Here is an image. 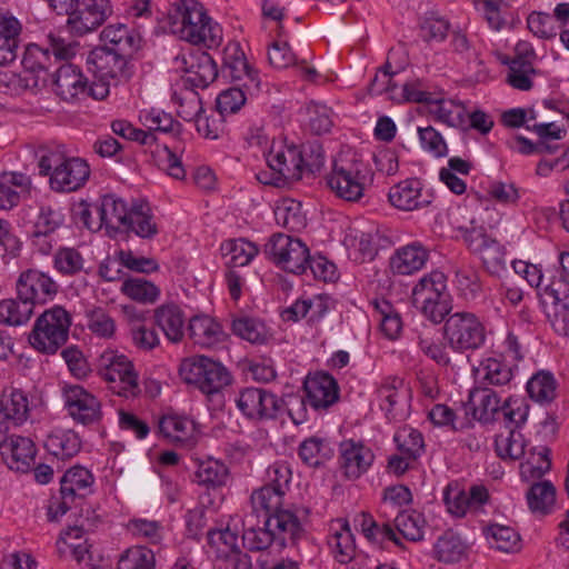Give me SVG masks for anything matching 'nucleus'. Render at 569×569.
Masks as SVG:
<instances>
[{
	"instance_id": "obj_14",
	"label": "nucleus",
	"mask_w": 569,
	"mask_h": 569,
	"mask_svg": "<svg viewBox=\"0 0 569 569\" xmlns=\"http://www.w3.org/2000/svg\"><path fill=\"white\" fill-rule=\"evenodd\" d=\"M62 397L68 415L77 423L90 426L101 421L102 409L100 400L82 386H64Z\"/></svg>"
},
{
	"instance_id": "obj_15",
	"label": "nucleus",
	"mask_w": 569,
	"mask_h": 569,
	"mask_svg": "<svg viewBox=\"0 0 569 569\" xmlns=\"http://www.w3.org/2000/svg\"><path fill=\"white\" fill-rule=\"evenodd\" d=\"M463 240L468 248L480 257L490 274L499 276L506 268V253L503 247L489 237L483 229H466Z\"/></svg>"
},
{
	"instance_id": "obj_49",
	"label": "nucleus",
	"mask_w": 569,
	"mask_h": 569,
	"mask_svg": "<svg viewBox=\"0 0 569 569\" xmlns=\"http://www.w3.org/2000/svg\"><path fill=\"white\" fill-rule=\"evenodd\" d=\"M121 291L130 299L140 303H154L160 289L143 278H130L122 282Z\"/></svg>"
},
{
	"instance_id": "obj_42",
	"label": "nucleus",
	"mask_w": 569,
	"mask_h": 569,
	"mask_svg": "<svg viewBox=\"0 0 569 569\" xmlns=\"http://www.w3.org/2000/svg\"><path fill=\"white\" fill-rule=\"evenodd\" d=\"M550 450L547 447L531 448L526 461L520 465V476L526 481L539 480L550 470Z\"/></svg>"
},
{
	"instance_id": "obj_4",
	"label": "nucleus",
	"mask_w": 569,
	"mask_h": 569,
	"mask_svg": "<svg viewBox=\"0 0 569 569\" xmlns=\"http://www.w3.org/2000/svg\"><path fill=\"white\" fill-rule=\"evenodd\" d=\"M373 173L356 152H341L335 160L331 172L327 176V184L335 194L346 201L356 202L371 184Z\"/></svg>"
},
{
	"instance_id": "obj_28",
	"label": "nucleus",
	"mask_w": 569,
	"mask_h": 569,
	"mask_svg": "<svg viewBox=\"0 0 569 569\" xmlns=\"http://www.w3.org/2000/svg\"><path fill=\"white\" fill-rule=\"evenodd\" d=\"M0 453L10 469L26 472L34 461L36 446L30 438L11 435Z\"/></svg>"
},
{
	"instance_id": "obj_21",
	"label": "nucleus",
	"mask_w": 569,
	"mask_h": 569,
	"mask_svg": "<svg viewBox=\"0 0 569 569\" xmlns=\"http://www.w3.org/2000/svg\"><path fill=\"white\" fill-rule=\"evenodd\" d=\"M177 62L183 64L186 82L196 88H207L218 77L217 64L207 52L182 54L177 57Z\"/></svg>"
},
{
	"instance_id": "obj_31",
	"label": "nucleus",
	"mask_w": 569,
	"mask_h": 569,
	"mask_svg": "<svg viewBox=\"0 0 569 569\" xmlns=\"http://www.w3.org/2000/svg\"><path fill=\"white\" fill-rule=\"evenodd\" d=\"M468 403L472 409L473 417L482 422L493 420L495 415L501 409L497 392L488 387L470 390Z\"/></svg>"
},
{
	"instance_id": "obj_61",
	"label": "nucleus",
	"mask_w": 569,
	"mask_h": 569,
	"mask_svg": "<svg viewBox=\"0 0 569 569\" xmlns=\"http://www.w3.org/2000/svg\"><path fill=\"white\" fill-rule=\"evenodd\" d=\"M87 326L91 332L102 338H110L114 333L116 325L110 315L100 307L86 311Z\"/></svg>"
},
{
	"instance_id": "obj_7",
	"label": "nucleus",
	"mask_w": 569,
	"mask_h": 569,
	"mask_svg": "<svg viewBox=\"0 0 569 569\" xmlns=\"http://www.w3.org/2000/svg\"><path fill=\"white\" fill-rule=\"evenodd\" d=\"M269 171H261L257 179L263 184L283 187L303 176V153L291 144L272 146L266 156Z\"/></svg>"
},
{
	"instance_id": "obj_57",
	"label": "nucleus",
	"mask_w": 569,
	"mask_h": 569,
	"mask_svg": "<svg viewBox=\"0 0 569 569\" xmlns=\"http://www.w3.org/2000/svg\"><path fill=\"white\" fill-rule=\"evenodd\" d=\"M173 101L179 106L178 114L186 121H197L201 117L202 102L199 94L186 89L180 93L174 92Z\"/></svg>"
},
{
	"instance_id": "obj_38",
	"label": "nucleus",
	"mask_w": 569,
	"mask_h": 569,
	"mask_svg": "<svg viewBox=\"0 0 569 569\" xmlns=\"http://www.w3.org/2000/svg\"><path fill=\"white\" fill-rule=\"evenodd\" d=\"M528 507L533 513L551 512L556 501V488L549 480L533 482L527 491Z\"/></svg>"
},
{
	"instance_id": "obj_1",
	"label": "nucleus",
	"mask_w": 569,
	"mask_h": 569,
	"mask_svg": "<svg viewBox=\"0 0 569 569\" xmlns=\"http://www.w3.org/2000/svg\"><path fill=\"white\" fill-rule=\"evenodd\" d=\"M170 31L181 40L208 48L220 44L221 28L207 16L197 0H178L168 13Z\"/></svg>"
},
{
	"instance_id": "obj_30",
	"label": "nucleus",
	"mask_w": 569,
	"mask_h": 569,
	"mask_svg": "<svg viewBox=\"0 0 569 569\" xmlns=\"http://www.w3.org/2000/svg\"><path fill=\"white\" fill-rule=\"evenodd\" d=\"M156 325L171 342H179L184 335L182 310L173 303L162 305L154 310Z\"/></svg>"
},
{
	"instance_id": "obj_10",
	"label": "nucleus",
	"mask_w": 569,
	"mask_h": 569,
	"mask_svg": "<svg viewBox=\"0 0 569 569\" xmlns=\"http://www.w3.org/2000/svg\"><path fill=\"white\" fill-rule=\"evenodd\" d=\"M443 330L450 348L459 352L479 349L486 341L485 327L471 312L450 315L446 319Z\"/></svg>"
},
{
	"instance_id": "obj_26",
	"label": "nucleus",
	"mask_w": 569,
	"mask_h": 569,
	"mask_svg": "<svg viewBox=\"0 0 569 569\" xmlns=\"http://www.w3.org/2000/svg\"><path fill=\"white\" fill-rule=\"evenodd\" d=\"M429 259V250L415 241L398 248L390 257L389 266L393 273L407 276L421 270Z\"/></svg>"
},
{
	"instance_id": "obj_11",
	"label": "nucleus",
	"mask_w": 569,
	"mask_h": 569,
	"mask_svg": "<svg viewBox=\"0 0 569 569\" xmlns=\"http://www.w3.org/2000/svg\"><path fill=\"white\" fill-rule=\"evenodd\" d=\"M264 254L284 271L302 274L308 271L309 249L300 239L283 233L272 234L264 244Z\"/></svg>"
},
{
	"instance_id": "obj_18",
	"label": "nucleus",
	"mask_w": 569,
	"mask_h": 569,
	"mask_svg": "<svg viewBox=\"0 0 569 569\" xmlns=\"http://www.w3.org/2000/svg\"><path fill=\"white\" fill-rule=\"evenodd\" d=\"M18 297L36 305H44L57 295L58 284L47 274L38 270H27L17 280Z\"/></svg>"
},
{
	"instance_id": "obj_25",
	"label": "nucleus",
	"mask_w": 569,
	"mask_h": 569,
	"mask_svg": "<svg viewBox=\"0 0 569 569\" xmlns=\"http://www.w3.org/2000/svg\"><path fill=\"white\" fill-rule=\"evenodd\" d=\"M303 388L307 402L317 410L329 408L339 398L337 381L328 373L318 372L312 377H308Z\"/></svg>"
},
{
	"instance_id": "obj_58",
	"label": "nucleus",
	"mask_w": 569,
	"mask_h": 569,
	"mask_svg": "<svg viewBox=\"0 0 569 569\" xmlns=\"http://www.w3.org/2000/svg\"><path fill=\"white\" fill-rule=\"evenodd\" d=\"M232 331L251 343H263L268 339L264 325L252 318L244 317L233 320Z\"/></svg>"
},
{
	"instance_id": "obj_6",
	"label": "nucleus",
	"mask_w": 569,
	"mask_h": 569,
	"mask_svg": "<svg viewBox=\"0 0 569 569\" xmlns=\"http://www.w3.org/2000/svg\"><path fill=\"white\" fill-rule=\"evenodd\" d=\"M181 379L207 396L220 392L231 383L232 377L219 361L206 356H192L179 366Z\"/></svg>"
},
{
	"instance_id": "obj_60",
	"label": "nucleus",
	"mask_w": 569,
	"mask_h": 569,
	"mask_svg": "<svg viewBox=\"0 0 569 569\" xmlns=\"http://www.w3.org/2000/svg\"><path fill=\"white\" fill-rule=\"evenodd\" d=\"M209 545L216 549L218 558L226 556L239 549L238 533L229 527L224 529L209 530L208 533Z\"/></svg>"
},
{
	"instance_id": "obj_8",
	"label": "nucleus",
	"mask_w": 569,
	"mask_h": 569,
	"mask_svg": "<svg viewBox=\"0 0 569 569\" xmlns=\"http://www.w3.org/2000/svg\"><path fill=\"white\" fill-rule=\"evenodd\" d=\"M447 278L441 271L422 277L412 290L413 305L435 323L441 322L451 310Z\"/></svg>"
},
{
	"instance_id": "obj_48",
	"label": "nucleus",
	"mask_w": 569,
	"mask_h": 569,
	"mask_svg": "<svg viewBox=\"0 0 569 569\" xmlns=\"http://www.w3.org/2000/svg\"><path fill=\"white\" fill-rule=\"evenodd\" d=\"M274 217L278 224L290 231H299L306 227V216L299 201L283 200L274 209Z\"/></svg>"
},
{
	"instance_id": "obj_13",
	"label": "nucleus",
	"mask_w": 569,
	"mask_h": 569,
	"mask_svg": "<svg viewBox=\"0 0 569 569\" xmlns=\"http://www.w3.org/2000/svg\"><path fill=\"white\" fill-rule=\"evenodd\" d=\"M239 411L249 420H274L283 408V400L263 388H244L236 398Z\"/></svg>"
},
{
	"instance_id": "obj_35",
	"label": "nucleus",
	"mask_w": 569,
	"mask_h": 569,
	"mask_svg": "<svg viewBox=\"0 0 569 569\" xmlns=\"http://www.w3.org/2000/svg\"><path fill=\"white\" fill-rule=\"evenodd\" d=\"M188 331L193 342L202 347H211L223 337L221 326L208 316L191 318Z\"/></svg>"
},
{
	"instance_id": "obj_24",
	"label": "nucleus",
	"mask_w": 569,
	"mask_h": 569,
	"mask_svg": "<svg viewBox=\"0 0 569 569\" xmlns=\"http://www.w3.org/2000/svg\"><path fill=\"white\" fill-rule=\"evenodd\" d=\"M54 91L67 102H78L86 98L87 79L73 64L64 63L54 73Z\"/></svg>"
},
{
	"instance_id": "obj_22",
	"label": "nucleus",
	"mask_w": 569,
	"mask_h": 569,
	"mask_svg": "<svg viewBox=\"0 0 569 569\" xmlns=\"http://www.w3.org/2000/svg\"><path fill=\"white\" fill-rule=\"evenodd\" d=\"M93 209L94 214L100 216L102 227H106L110 237H116L126 230L131 208L128 209L122 199L113 194H106L101 198L100 203L93 204Z\"/></svg>"
},
{
	"instance_id": "obj_34",
	"label": "nucleus",
	"mask_w": 569,
	"mask_h": 569,
	"mask_svg": "<svg viewBox=\"0 0 569 569\" xmlns=\"http://www.w3.org/2000/svg\"><path fill=\"white\" fill-rule=\"evenodd\" d=\"M31 187L30 177L20 172H3L0 174V210H9L20 201L21 191H28Z\"/></svg>"
},
{
	"instance_id": "obj_46",
	"label": "nucleus",
	"mask_w": 569,
	"mask_h": 569,
	"mask_svg": "<svg viewBox=\"0 0 569 569\" xmlns=\"http://www.w3.org/2000/svg\"><path fill=\"white\" fill-rule=\"evenodd\" d=\"M333 455L329 445L319 437H310L299 446V457L309 467H320Z\"/></svg>"
},
{
	"instance_id": "obj_3",
	"label": "nucleus",
	"mask_w": 569,
	"mask_h": 569,
	"mask_svg": "<svg viewBox=\"0 0 569 569\" xmlns=\"http://www.w3.org/2000/svg\"><path fill=\"white\" fill-rule=\"evenodd\" d=\"M253 515L246 516L243 520L242 543L251 551H261L277 543L280 548L288 543L295 545L305 533V526L292 515L281 512L276 517H266L263 527L256 528L252 523Z\"/></svg>"
},
{
	"instance_id": "obj_5",
	"label": "nucleus",
	"mask_w": 569,
	"mask_h": 569,
	"mask_svg": "<svg viewBox=\"0 0 569 569\" xmlns=\"http://www.w3.org/2000/svg\"><path fill=\"white\" fill-rule=\"evenodd\" d=\"M70 326L71 317L66 309L50 308L36 320L29 343L41 353L54 355L68 341Z\"/></svg>"
},
{
	"instance_id": "obj_32",
	"label": "nucleus",
	"mask_w": 569,
	"mask_h": 569,
	"mask_svg": "<svg viewBox=\"0 0 569 569\" xmlns=\"http://www.w3.org/2000/svg\"><path fill=\"white\" fill-rule=\"evenodd\" d=\"M44 448L53 457L67 460L80 451L81 441L79 436L72 430H54L48 435Z\"/></svg>"
},
{
	"instance_id": "obj_23",
	"label": "nucleus",
	"mask_w": 569,
	"mask_h": 569,
	"mask_svg": "<svg viewBox=\"0 0 569 569\" xmlns=\"http://www.w3.org/2000/svg\"><path fill=\"white\" fill-rule=\"evenodd\" d=\"M432 196L422 192V183L418 179H406L393 186L389 193L388 199L390 203L406 211L417 210L429 206L432 201Z\"/></svg>"
},
{
	"instance_id": "obj_54",
	"label": "nucleus",
	"mask_w": 569,
	"mask_h": 569,
	"mask_svg": "<svg viewBox=\"0 0 569 569\" xmlns=\"http://www.w3.org/2000/svg\"><path fill=\"white\" fill-rule=\"evenodd\" d=\"M194 477L199 485L213 488L220 487L228 479V469L222 462L208 459L198 465Z\"/></svg>"
},
{
	"instance_id": "obj_43",
	"label": "nucleus",
	"mask_w": 569,
	"mask_h": 569,
	"mask_svg": "<svg viewBox=\"0 0 569 569\" xmlns=\"http://www.w3.org/2000/svg\"><path fill=\"white\" fill-rule=\"evenodd\" d=\"M33 315L30 302L17 296L16 299H3L0 301V322L7 326L26 325Z\"/></svg>"
},
{
	"instance_id": "obj_44",
	"label": "nucleus",
	"mask_w": 569,
	"mask_h": 569,
	"mask_svg": "<svg viewBox=\"0 0 569 569\" xmlns=\"http://www.w3.org/2000/svg\"><path fill=\"white\" fill-rule=\"evenodd\" d=\"M467 551L466 543L452 531H446L435 545V555L439 561L453 563L460 561Z\"/></svg>"
},
{
	"instance_id": "obj_37",
	"label": "nucleus",
	"mask_w": 569,
	"mask_h": 569,
	"mask_svg": "<svg viewBox=\"0 0 569 569\" xmlns=\"http://www.w3.org/2000/svg\"><path fill=\"white\" fill-rule=\"evenodd\" d=\"M338 528H331L332 533L328 538V545L335 555V558L341 562L347 563L355 556V539L346 520H338Z\"/></svg>"
},
{
	"instance_id": "obj_39",
	"label": "nucleus",
	"mask_w": 569,
	"mask_h": 569,
	"mask_svg": "<svg viewBox=\"0 0 569 569\" xmlns=\"http://www.w3.org/2000/svg\"><path fill=\"white\" fill-rule=\"evenodd\" d=\"M380 400V407L389 420L397 419L399 416L397 406L405 399L403 380L399 378H389L385 380L377 390Z\"/></svg>"
},
{
	"instance_id": "obj_20",
	"label": "nucleus",
	"mask_w": 569,
	"mask_h": 569,
	"mask_svg": "<svg viewBox=\"0 0 569 569\" xmlns=\"http://www.w3.org/2000/svg\"><path fill=\"white\" fill-rule=\"evenodd\" d=\"M375 459L372 450L362 442L345 440L339 446V466L349 479H358L370 468Z\"/></svg>"
},
{
	"instance_id": "obj_64",
	"label": "nucleus",
	"mask_w": 569,
	"mask_h": 569,
	"mask_svg": "<svg viewBox=\"0 0 569 569\" xmlns=\"http://www.w3.org/2000/svg\"><path fill=\"white\" fill-rule=\"evenodd\" d=\"M309 127L315 134H323L332 127L331 110L321 103L310 102L307 106Z\"/></svg>"
},
{
	"instance_id": "obj_51",
	"label": "nucleus",
	"mask_w": 569,
	"mask_h": 569,
	"mask_svg": "<svg viewBox=\"0 0 569 569\" xmlns=\"http://www.w3.org/2000/svg\"><path fill=\"white\" fill-rule=\"evenodd\" d=\"M535 73L532 63L526 57L517 56L510 61L507 81L515 89L527 91L532 88L531 76Z\"/></svg>"
},
{
	"instance_id": "obj_47",
	"label": "nucleus",
	"mask_w": 569,
	"mask_h": 569,
	"mask_svg": "<svg viewBox=\"0 0 569 569\" xmlns=\"http://www.w3.org/2000/svg\"><path fill=\"white\" fill-rule=\"evenodd\" d=\"M0 412L10 419L14 427L20 426L27 420L29 413L27 395L21 390H13L8 396H3L0 401Z\"/></svg>"
},
{
	"instance_id": "obj_19",
	"label": "nucleus",
	"mask_w": 569,
	"mask_h": 569,
	"mask_svg": "<svg viewBox=\"0 0 569 569\" xmlns=\"http://www.w3.org/2000/svg\"><path fill=\"white\" fill-rule=\"evenodd\" d=\"M284 493L279 492L272 486H263L258 490H254L250 497L253 511H262L263 519L266 517H276L281 512H288L295 516V518L305 526V522L309 516L308 508H284L283 507Z\"/></svg>"
},
{
	"instance_id": "obj_9",
	"label": "nucleus",
	"mask_w": 569,
	"mask_h": 569,
	"mask_svg": "<svg viewBox=\"0 0 569 569\" xmlns=\"http://www.w3.org/2000/svg\"><path fill=\"white\" fill-rule=\"evenodd\" d=\"M94 477L84 467L70 468L60 481V498H52L48 507V518L51 521L63 516L76 502L92 492Z\"/></svg>"
},
{
	"instance_id": "obj_63",
	"label": "nucleus",
	"mask_w": 569,
	"mask_h": 569,
	"mask_svg": "<svg viewBox=\"0 0 569 569\" xmlns=\"http://www.w3.org/2000/svg\"><path fill=\"white\" fill-rule=\"evenodd\" d=\"M526 443L522 436L511 430L508 437L499 436L496 439V451L502 459L516 460L526 453Z\"/></svg>"
},
{
	"instance_id": "obj_56",
	"label": "nucleus",
	"mask_w": 569,
	"mask_h": 569,
	"mask_svg": "<svg viewBox=\"0 0 569 569\" xmlns=\"http://www.w3.org/2000/svg\"><path fill=\"white\" fill-rule=\"evenodd\" d=\"M486 537L491 547L505 552L516 550L520 541V537L513 528L502 525L489 526L486 529Z\"/></svg>"
},
{
	"instance_id": "obj_36",
	"label": "nucleus",
	"mask_w": 569,
	"mask_h": 569,
	"mask_svg": "<svg viewBox=\"0 0 569 569\" xmlns=\"http://www.w3.org/2000/svg\"><path fill=\"white\" fill-rule=\"evenodd\" d=\"M476 379L479 383L487 386H505L512 379V370L505 362L496 358L483 359L475 368Z\"/></svg>"
},
{
	"instance_id": "obj_27",
	"label": "nucleus",
	"mask_w": 569,
	"mask_h": 569,
	"mask_svg": "<svg viewBox=\"0 0 569 569\" xmlns=\"http://www.w3.org/2000/svg\"><path fill=\"white\" fill-rule=\"evenodd\" d=\"M49 46L42 50L39 47L29 48L22 60L26 70L31 72L46 70V59L52 53L57 60H67L74 54L73 47L64 42L63 39L53 34L48 36Z\"/></svg>"
},
{
	"instance_id": "obj_59",
	"label": "nucleus",
	"mask_w": 569,
	"mask_h": 569,
	"mask_svg": "<svg viewBox=\"0 0 569 569\" xmlns=\"http://www.w3.org/2000/svg\"><path fill=\"white\" fill-rule=\"evenodd\" d=\"M63 222V214L59 209L50 206L40 208L37 221L34 222L33 238L40 239L54 232Z\"/></svg>"
},
{
	"instance_id": "obj_40",
	"label": "nucleus",
	"mask_w": 569,
	"mask_h": 569,
	"mask_svg": "<svg viewBox=\"0 0 569 569\" xmlns=\"http://www.w3.org/2000/svg\"><path fill=\"white\" fill-rule=\"evenodd\" d=\"M557 387L555 376L550 371L540 370L529 379L526 388L533 401L547 405L556 398Z\"/></svg>"
},
{
	"instance_id": "obj_17",
	"label": "nucleus",
	"mask_w": 569,
	"mask_h": 569,
	"mask_svg": "<svg viewBox=\"0 0 569 569\" xmlns=\"http://www.w3.org/2000/svg\"><path fill=\"white\" fill-rule=\"evenodd\" d=\"M111 13L109 0H83L73 9L67 26L72 33L83 36L100 27Z\"/></svg>"
},
{
	"instance_id": "obj_2",
	"label": "nucleus",
	"mask_w": 569,
	"mask_h": 569,
	"mask_svg": "<svg viewBox=\"0 0 569 569\" xmlns=\"http://www.w3.org/2000/svg\"><path fill=\"white\" fill-rule=\"evenodd\" d=\"M39 173L49 176V184L58 192H72L84 186L90 177L86 160L67 156L62 147H40L36 152Z\"/></svg>"
},
{
	"instance_id": "obj_33",
	"label": "nucleus",
	"mask_w": 569,
	"mask_h": 569,
	"mask_svg": "<svg viewBox=\"0 0 569 569\" xmlns=\"http://www.w3.org/2000/svg\"><path fill=\"white\" fill-rule=\"evenodd\" d=\"M159 430L172 442L189 445L196 433V423L187 417L167 415L160 419Z\"/></svg>"
},
{
	"instance_id": "obj_45",
	"label": "nucleus",
	"mask_w": 569,
	"mask_h": 569,
	"mask_svg": "<svg viewBox=\"0 0 569 569\" xmlns=\"http://www.w3.org/2000/svg\"><path fill=\"white\" fill-rule=\"evenodd\" d=\"M139 121L157 138L159 134L179 132L180 128V123L171 114L159 109L142 110L139 114Z\"/></svg>"
},
{
	"instance_id": "obj_62",
	"label": "nucleus",
	"mask_w": 569,
	"mask_h": 569,
	"mask_svg": "<svg viewBox=\"0 0 569 569\" xmlns=\"http://www.w3.org/2000/svg\"><path fill=\"white\" fill-rule=\"evenodd\" d=\"M83 257L74 248H61L54 254V267L62 274H77L83 270Z\"/></svg>"
},
{
	"instance_id": "obj_55",
	"label": "nucleus",
	"mask_w": 569,
	"mask_h": 569,
	"mask_svg": "<svg viewBox=\"0 0 569 569\" xmlns=\"http://www.w3.org/2000/svg\"><path fill=\"white\" fill-rule=\"evenodd\" d=\"M117 569H156L154 553L146 547H131L120 556Z\"/></svg>"
},
{
	"instance_id": "obj_50",
	"label": "nucleus",
	"mask_w": 569,
	"mask_h": 569,
	"mask_svg": "<svg viewBox=\"0 0 569 569\" xmlns=\"http://www.w3.org/2000/svg\"><path fill=\"white\" fill-rule=\"evenodd\" d=\"M223 257L228 258V263L232 267H243L248 264L258 253L257 247L244 239L228 240L221 244Z\"/></svg>"
},
{
	"instance_id": "obj_12",
	"label": "nucleus",
	"mask_w": 569,
	"mask_h": 569,
	"mask_svg": "<svg viewBox=\"0 0 569 569\" xmlns=\"http://www.w3.org/2000/svg\"><path fill=\"white\" fill-rule=\"evenodd\" d=\"M99 375L110 383V389L122 397H136L140 393L138 373L132 362L123 355L104 352L100 358Z\"/></svg>"
},
{
	"instance_id": "obj_16",
	"label": "nucleus",
	"mask_w": 569,
	"mask_h": 569,
	"mask_svg": "<svg viewBox=\"0 0 569 569\" xmlns=\"http://www.w3.org/2000/svg\"><path fill=\"white\" fill-rule=\"evenodd\" d=\"M128 57L130 54L98 47L91 51L88 63L92 66L90 70L94 73V78L111 80L117 86L121 81H127L130 77L127 69Z\"/></svg>"
},
{
	"instance_id": "obj_53",
	"label": "nucleus",
	"mask_w": 569,
	"mask_h": 569,
	"mask_svg": "<svg viewBox=\"0 0 569 569\" xmlns=\"http://www.w3.org/2000/svg\"><path fill=\"white\" fill-rule=\"evenodd\" d=\"M423 517L416 511H401L395 518L397 531L407 540L417 542L423 539Z\"/></svg>"
},
{
	"instance_id": "obj_41",
	"label": "nucleus",
	"mask_w": 569,
	"mask_h": 569,
	"mask_svg": "<svg viewBox=\"0 0 569 569\" xmlns=\"http://www.w3.org/2000/svg\"><path fill=\"white\" fill-rule=\"evenodd\" d=\"M123 232H133L142 239H151L158 233V226L150 209L139 204L131 207V213Z\"/></svg>"
},
{
	"instance_id": "obj_29",
	"label": "nucleus",
	"mask_w": 569,
	"mask_h": 569,
	"mask_svg": "<svg viewBox=\"0 0 569 569\" xmlns=\"http://www.w3.org/2000/svg\"><path fill=\"white\" fill-rule=\"evenodd\" d=\"M100 38L104 43L102 47L130 56L140 48L141 43L139 32L123 23L104 27Z\"/></svg>"
},
{
	"instance_id": "obj_52",
	"label": "nucleus",
	"mask_w": 569,
	"mask_h": 569,
	"mask_svg": "<svg viewBox=\"0 0 569 569\" xmlns=\"http://www.w3.org/2000/svg\"><path fill=\"white\" fill-rule=\"evenodd\" d=\"M399 452L409 458L418 459L425 451V441L421 432L411 428H400L393 437Z\"/></svg>"
}]
</instances>
